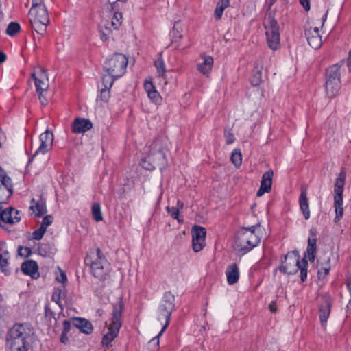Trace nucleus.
I'll use <instances>...</instances> for the list:
<instances>
[{
  "mask_svg": "<svg viewBox=\"0 0 351 351\" xmlns=\"http://www.w3.org/2000/svg\"><path fill=\"white\" fill-rule=\"evenodd\" d=\"M128 63L127 57L121 53L114 54L106 62L104 67L106 73L102 77L106 87H112L114 80L125 73Z\"/></svg>",
  "mask_w": 351,
  "mask_h": 351,
  "instance_id": "1",
  "label": "nucleus"
},
{
  "mask_svg": "<svg viewBox=\"0 0 351 351\" xmlns=\"http://www.w3.org/2000/svg\"><path fill=\"white\" fill-rule=\"evenodd\" d=\"M174 300L175 297L171 292H167L165 293L163 299L162 300V303L158 308V320L160 321L161 323L162 322V321H165V323L158 335L152 338V339L149 341L150 346H154L152 351L157 350L158 346L159 345V337L162 335V334L164 332V331L167 329V326H169L170 317L175 307Z\"/></svg>",
  "mask_w": 351,
  "mask_h": 351,
  "instance_id": "2",
  "label": "nucleus"
},
{
  "mask_svg": "<svg viewBox=\"0 0 351 351\" xmlns=\"http://www.w3.org/2000/svg\"><path fill=\"white\" fill-rule=\"evenodd\" d=\"M260 242V238L252 228H243L236 234L234 248L245 254L256 246Z\"/></svg>",
  "mask_w": 351,
  "mask_h": 351,
  "instance_id": "3",
  "label": "nucleus"
},
{
  "mask_svg": "<svg viewBox=\"0 0 351 351\" xmlns=\"http://www.w3.org/2000/svg\"><path fill=\"white\" fill-rule=\"evenodd\" d=\"M123 309V304L121 300L114 304L112 317L108 327V331L104 336L101 341L104 346H108L118 335L121 326V318L122 316Z\"/></svg>",
  "mask_w": 351,
  "mask_h": 351,
  "instance_id": "4",
  "label": "nucleus"
},
{
  "mask_svg": "<svg viewBox=\"0 0 351 351\" xmlns=\"http://www.w3.org/2000/svg\"><path fill=\"white\" fill-rule=\"evenodd\" d=\"M27 335L22 325H14L7 337V351H27Z\"/></svg>",
  "mask_w": 351,
  "mask_h": 351,
  "instance_id": "5",
  "label": "nucleus"
},
{
  "mask_svg": "<svg viewBox=\"0 0 351 351\" xmlns=\"http://www.w3.org/2000/svg\"><path fill=\"white\" fill-rule=\"evenodd\" d=\"M90 269L93 275L101 281L106 280L109 276L110 265L99 248L92 257Z\"/></svg>",
  "mask_w": 351,
  "mask_h": 351,
  "instance_id": "6",
  "label": "nucleus"
},
{
  "mask_svg": "<svg viewBox=\"0 0 351 351\" xmlns=\"http://www.w3.org/2000/svg\"><path fill=\"white\" fill-rule=\"evenodd\" d=\"M29 15L32 28L38 34H43L49 23V17L45 6L32 7L29 11Z\"/></svg>",
  "mask_w": 351,
  "mask_h": 351,
  "instance_id": "7",
  "label": "nucleus"
},
{
  "mask_svg": "<svg viewBox=\"0 0 351 351\" xmlns=\"http://www.w3.org/2000/svg\"><path fill=\"white\" fill-rule=\"evenodd\" d=\"M340 67L334 64L326 71L325 90L328 97L337 96L341 88Z\"/></svg>",
  "mask_w": 351,
  "mask_h": 351,
  "instance_id": "8",
  "label": "nucleus"
},
{
  "mask_svg": "<svg viewBox=\"0 0 351 351\" xmlns=\"http://www.w3.org/2000/svg\"><path fill=\"white\" fill-rule=\"evenodd\" d=\"M346 171H341L335 180L334 185V204L336 216L335 221L337 222L342 217L343 213V193L344 189V184L346 180Z\"/></svg>",
  "mask_w": 351,
  "mask_h": 351,
  "instance_id": "9",
  "label": "nucleus"
},
{
  "mask_svg": "<svg viewBox=\"0 0 351 351\" xmlns=\"http://www.w3.org/2000/svg\"><path fill=\"white\" fill-rule=\"evenodd\" d=\"M105 9L110 14L109 19L104 21V27L108 29H118L123 23V14L119 11L118 3L108 0L105 4Z\"/></svg>",
  "mask_w": 351,
  "mask_h": 351,
  "instance_id": "10",
  "label": "nucleus"
},
{
  "mask_svg": "<svg viewBox=\"0 0 351 351\" xmlns=\"http://www.w3.org/2000/svg\"><path fill=\"white\" fill-rule=\"evenodd\" d=\"M32 77L34 80L36 91L39 95L40 101L43 105H47L48 99L44 95V93L47 91L49 84L45 71L42 68H38V69L32 74Z\"/></svg>",
  "mask_w": 351,
  "mask_h": 351,
  "instance_id": "11",
  "label": "nucleus"
},
{
  "mask_svg": "<svg viewBox=\"0 0 351 351\" xmlns=\"http://www.w3.org/2000/svg\"><path fill=\"white\" fill-rule=\"evenodd\" d=\"M266 29L267 46L271 50H277L280 47V32L279 25L276 19L269 16L268 19V25H265Z\"/></svg>",
  "mask_w": 351,
  "mask_h": 351,
  "instance_id": "12",
  "label": "nucleus"
},
{
  "mask_svg": "<svg viewBox=\"0 0 351 351\" xmlns=\"http://www.w3.org/2000/svg\"><path fill=\"white\" fill-rule=\"evenodd\" d=\"M310 232L312 236L308 238V247L305 252L304 258L302 259V264L299 268L300 270V278L302 282H304L307 278L308 262L306 258H307L311 262H313L315 258V252L316 251L317 239L313 230H311Z\"/></svg>",
  "mask_w": 351,
  "mask_h": 351,
  "instance_id": "13",
  "label": "nucleus"
},
{
  "mask_svg": "<svg viewBox=\"0 0 351 351\" xmlns=\"http://www.w3.org/2000/svg\"><path fill=\"white\" fill-rule=\"evenodd\" d=\"M165 165V156L160 150H154L141 160L142 167L147 170H152L156 168L162 169Z\"/></svg>",
  "mask_w": 351,
  "mask_h": 351,
  "instance_id": "14",
  "label": "nucleus"
},
{
  "mask_svg": "<svg viewBox=\"0 0 351 351\" xmlns=\"http://www.w3.org/2000/svg\"><path fill=\"white\" fill-rule=\"evenodd\" d=\"M53 142V134L51 131L47 130L42 133L39 137V145L33 154L31 160H34L39 155H45L47 152L52 149Z\"/></svg>",
  "mask_w": 351,
  "mask_h": 351,
  "instance_id": "15",
  "label": "nucleus"
},
{
  "mask_svg": "<svg viewBox=\"0 0 351 351\" xmlns=\"http://www.w3.org/2000/svg\"><path fill=\"white\" fill-rule=\"evenodd\" d=\"M301 264L299 253L297 251L290 252L286 255L280 269L288 274H293L299 270Z\"/></svg>",
  "mask_w": 351,
  "mask_h": 351,
  "instance_id": "16",
  "label": "nucleus"
},
{
  "mask_svg": "<svg viewBox=\"0 0 351 351\" xmlns=\"http://www.w3.org/2000/svg\"><path fill=\"white\" fill-rule=\"evenodd\" d=\"M12 193L11 180L0 167V203H5Z\"/></svg>",
  "mask_w": 351,
  "mask_h": 351,
  "instance_id": "17",
  "label": "nucleus"
},
{
  "mask_svg": "<svg viewBox=\"0 0 351 351\" xmlns=\"http://www.w3.org/2000/svg\"><path fill=\"white\" fill-rule=\"evenodd\" d=\"M206 229L203 227L195 226L192 228L193 250L195 252L201 251L205 246Z\"/></svg>",
  "mask_w": 351,
  "mask_h": 351,
  "instance_id": "18",
  "label": "nucleus"
},
{
  "mask_svg": "<svg viewBox=\"0 0 351 351\" xmlns=\"http://www.w3.org/2000/svg\"><path fill=\"white\" fill-rule=\"evenodd\" d=\"M304 34L308 45L313 49H319L322 43L318 27H312L308 24L304 27Z\"/></svg>",
  "mask_w": 351,
  "mask_h": 351,
  "instance_id": "19",
  "label": "nucleus"
},
{
  "mask_svg": "<svg viewBox=\"0 0 351 351\" xmlns=\"http://www.w3.org/2000/svg\"><path fill=\"white\" fill-rule=\"evenodd\" d=\"M321 303L319 307V319L322 327L326 328L331 309V300L327 295H320Z\"/></svg>",
  "mask_w": 351,
  "mask_h": 351,
  "instance_id": "20",
  "label": "nucleus"
},
{
  "mask_svg": "<svg viewBox=\"0 0 351 351\" xmlns=\"http://www.w3.org/2000/svg\"><path fill=\"white\" fill-rule=\"evenodd\" d=\"M92 127L93 125L90 120L77 117L73 121L71 129L73 133L80 134L86 132Z\"/></svg>",
  "mask_w": 351,
  "mask_h": 351,
  "instance_id": "21",
  "label": "nucleus"
},
{
  "mask_svg": "<svg viewBox=\"0 0 351 351\" xmlns=\"http://www.w3.org/2000/svg\"><path fill=\"white\" fill-rule=\"evenodd\" d=\"M0 217L2 221L13 224L19 221L21 217L16 210L9 208L0 213Z\"/></svg>",
  "mask_w": 351,
  "mask_h": 351,
  "instance_id": "22",
  "label": "nucleus"
},
{
  "mask_svg": "<svg viewBox=\"0 0 351 351\" xmlns=\"http://www.w3.org/2000/svg\"><path fill=\"white\" fill-rule=\"evenodd\" d=\"M21 270L24 274L30 276L33 278L39 277L38 265L34 261L29 260L23 263L21 265Z\"/></svg>",
  "mask_w": 351,
  "mask_h": 351,
  "instance_id": "23",
  "label": "nucleus"
},
{
  "mask_svg": "<svg viewBox=\"0 0 351 351\" xmlns=\"http://www.w3.org/2000/svg\"><path fill=\"white\" fill-rule=\"evenodd\" d=\"M202 62L197 64V69L204 75H208L213 66V59L211 56L202 54Z\"/></svg>",
  "mask_w": 351,
  "mask_h": 351,
  "instance_id": "24",
  "label": "nucleus"
},
{
  "mask_svg": "<svg viewBox=\"0 0 351 351\" xmlns=\"http://www.w3.org/2000/svg\"><path fill=\"white\" fill-rule=\"evenodd\" d=\"M144 88L147 93L148 97L152 102L156 104L161 102L162 97L151 81L146 80L144 83Z\"/></svg>",
  "mask_w": 351,
  "mask_h": 351,
  "instance_id": "25",
  "label": "nucleus"
},
{
  "mask_svg": "<svg viewBox=\"0 0 351 351\" xmlns=\"http://www.w3.org/2000/svg\"><path fill=\"white\" fill-rule=\"evenodd\" d=\"M10 254L5 243H0V269L6 273L9 264Z\"/></svg>",
  "mask_w": 351,
  "mask_h": 351,
  "instance_id": "26",
  "label": "nucleus"
},
{
  "mask_svg": "<svg viewBox=\"0 0 351 351\" xmlns=\"http://www.w3.org/2000/svg\"><path fill=\"white\" fill-rule=\"evenodd\" d=\"M226 275L228 284L234 285L237 282L239 278V271L236 263L231 264L227 267Z\"/></svg>",
  "mask_w": 351,
  "mask_h": 351,
  "instance_id": "27",
  "label": "nucleus"
},
{
  "mask_svg": "<svg viewBox=\"0 0 351 351\" xmlns=\"http://www.w3.org/2000/svg\"><path fill=\"white\" fill-rule=\"evenodd\" d=\"M299 203L300 209L303 213L305 219H308L310 217V210L306 189H303L302 191L299 198Z\"/></svg>",
  "mask_w": 351,
  "mask_h": 351,
  "instance_id": "28",
  "label": "nucleus"
},
{
  "mask_svg": "<svg viewBox=\"0 0 351 351\" xmlns=\"http://www.w3.org/2000/svg\"><path fill=\"white\" fill-rule=\"evenodd\" d=\"M30 210L32 211V213H34L35 216L40 217L47 211L45 203L42 200L35 202L33 199L30 206Z\"/></svg>",
  "mask_w": 351,
  "mask_h": 351,
  "instance_id": "29",
  "label": "nucleus"
},
{
  "mask_svg": "<svg viewBox=\"0 0 351 351\" xmlns=\"http://www.w3.org/2000/svg\"><path fill=\"white\" fill-rule=\"evenodd\" d=\"M229 0H219V1L217 3L215 10V16L217 20H219L221 18L224 10L229 7Z\"/></svg>",
  "mask_w": 351,
  "mask_h": 351,
  "instance_id": "30",
  "label": "nucleus"
},
{
  "mask_svg": "<svg viewBox=\"0 0 351 351\" xmlns=\"http://www.w3.org/2000/svg\"><path fill=\"white\" fill-rule=\"evenodd\" d=\"M250 82L252 86H258L262 83V68L255 67L252 75L250 79Z\"/></svg>",
  "mask_w": 351,
  "mask_h": 351,
  "instance_id": "31",
  "label": "nucleus"
},
{
  "mask_svg": "<svg viewBox=\"0 0 351 351\" xmlns=\"http://www.w3.org/2000/svg\"><path fill=\"white\" fill-rule=\"evenodd\" d=\"M76 326L85 334H90L93 331L91 323L85 319H78Z\"/></svg>",
  "mask_w": 351,
  "mask_h": 351,
  "instance_id": "32",
  "label": "nucleus"
},
{
  "mask_svg": "<svg viewBox=\"0 0 351 351\" xmlns=\"http://www.w3.org/2000/svg\"><path fill=\"white\" fill-rule=\"evenodd\" d=\"M330 269V258H328L326 262L319 263V269L318 270V278H324L329 273Z\"/></svg>",
  "mask_w": 351,
  "mask_h": 351,
  "instance_id": "33",
  "label": "nucleus"
},
{
  "mask_svg": "<svg viewBox=\"0 0 351 351\" xmlns=\"http://www.w3.org/2000/svg\"><path fill=\"white\" fill-rule=\"evenodd\" d=\"M66 295L64 288H56L53 292L52 300L61 306V300Z\"/></svg>",
  "mask_w": 351,
  "mask_h": 351,
  "instance_id": "34",
  "label": "nucleus"
},
{
  "mask_svg": "<svg viewBox=\"0 0 351 351\" xmlns=\"http://www.w3.org/2000/svg\"><path fill=\"white\" fill-rule=\"evenodd\" d=\"M274 171L269 169L265 173V193H269L271 190Z\"/></svg>",
  "mask_w": 351,
  "mask_h": 351,
  "instance_id": "35",
  "label": "nucleus"
},
{
  "mask_svg": "<svg viewBox=\"0 0 351 351\" xmlns=\"http://www.w3.org/2000/svg\"><path fill=\"white\" fill-rule=\"evenodd\" d=\"M21 30L20 25L16 22H11L6 29V34L10 36H14Z\"/></svg>",
  "mask_w": 351,
  "mask_h": 351,
  "instance_id": "36",
  "label": "nucleus"
},
{
  "mask_svg": "<svg viewBox=\"0 0 351 351\" xmlns=\"http://www.w3.org/2000/svg\"><path fill=\"white\" fill-rule=\"evenodd\" d=\"M231 161L236 166L239 167L242 162V155L239 149H234L231 154Z\"/></svg>",
  "mask_w": 351,
  "mask_h": 351,
  "instance_id": "37",
  "label": "nucleus"
},
{
  "mask_svg": "<svg viewBox=\"0 0 351 351\" xmlns=\"http://www.w3.org/2000/svg\"><path fill=\"white\" fill-rule=\"evenodd\" d=\"M92 213L95 221H99L103 219L101 211V206L99 203H95L92 206Z\"/></svg>",
  "mask_w": 351,
  "mask_h": 351,
  "instance_id": "38",
  "label": "nucleus"
},
{
  "mask_svg": "<svg viewBox=\"0 0 351 351\" xmlns=\"http://www.w3.org/2000/svg\"><path fill=\"white\" fill-rule=\"evenodd\" d=\"M103 88H101L100 94L98 96V98L102 101H107L110 98V88L111 87H106L104 83L102 82Z\"/></svg>",
  "mask_w": 351,
  "mask_h": 351,
  "instance_id": "39",
  "label": "nucleus"
},
{
  "mask_svg": "<svg viewBox=\"0 0 351 351\" xmlns=\"http://www.w3.org/2000/svg\"><path fill=\"white\" fill-rule=\"evenodd\" d=\"M155 66L157 69L158 75L162 77L165 76V66L162 59L155 61Z\"/></svg>",
  "mask_w": 351,
  "mask_h": 351,
  "instance_id": "40",
  "label": "nucleus"
},
{
  "mask_svg": "<svg viewBox=\"0 0 351 351\" xmlns=\"http://www.w3.org/2000/svg\"><path fill=\"white\" fill-rule=\"evenodd\" d=\"M167 210L173 219H177L179 222L182 221V220L179 219V208H176L175 207L170 208L169 206H167Z\"/></svg>",
  "mask_w": 351,
  "mask_h": 351,
  "instance_id": "41",
  "label": "nucleus"
},
{
  "mask_svg": "<svg viewBox=\"0 0 351 351\" xmlns=\"http://www.w3.org/2000/svg\"><path fill=\"white\" fill-rule=\"evenodd\" d=\"M224 136L226 138V144L230 145L234 141V136L233 133L230 130H226Z\"/></svg>",
  "mask_w": 351,
  "mask_h": 351,
  "instance_id": "42",
  "label": "nucleus"
},
{
  "mask_svg": "<svg viewBox=\"0 0 351 351\" xmlns=\"http://www.w3.org/2000/svg\"><path fill=\"white\" fill-rule=\"evenodd\" d=\"M19 254L23 256H28L31 254V250L27 247L19 246L18 248Z\"/></svg>",
  "mask_w": 351,
  "mask_h": 351,
  "instance_id": "43",
  "label": "nucleus"
},
{
  "mask_svg": "<svg viewBox=\"0 0 351 351\" xmlns=\"http://www.w3.org/2000/svg\"><path fill=\"white\" fill-rule=\"evenodd\" d=\"M104 29H105V31L104 29L101 30V38L102 40L106 41L110 38V34L114 29H106L105 27H104Z\"/></svg>",
  "mask_w": 351,
  "mask_h": 351,
  "instance_id": "44",
  "label": "nucleus"
},
{
  "mask_svg": "<svg viewBox=\"0 0 351 351\" xmlns=\"http://www.w3.org/2000/svg\"><path fill=\"white\" fill-rule=\"evenodd\" d=\"M44 234L45 232L38 228V230L33 232L32 237L35 240H40L43 238Z\"/></svg>",
  "mask_w": 351,
  "mask_h": 351,
  "instance_id": "45",
  "label": "nucleus"
},
{
  "mask_svg": "<svg viewBox=\"0 0 351 351\" xmlns=\"http://www.w3.org/2000/svg\"><path fill=\"white\" fill-rule=\"evenodd\" d=\"M60 276H56V279L58 282H61V283H64L67 278H66V274L61 269H60Z\"/></svg>",
  "mask_w": 351,
  "mask_h": 351,
  "instance_id": "46",
  "label": "nucleus"
},
{
  "mask_svg": "<svg viewBox=\"0 0 351 351\" xmlns=\"http://www.w3.org/2000/svg\"><path fill=\"white\" fill-rule=\"evenodd\" d=\"M52 221H53L52 217L51 215H47V216L44 217V219H43L42 223L45 226H50L51 224Z\"/></svg>",
  "mask_w": 351,
  "mask_h": 351,
  "instance_id": "47",
  "label": "nucleus"
},
{
  "mask_svg": "<svg viewBox=\"0 0 351 351\" xmlns=\"http://www.w3.org/2000/svg\"><path fill=\"white\" fill-rule=\"evenodd\" d=\"M310 0H300L301 5L304 8L306 11L310 10Z\"/></svg>",
  "mask_w": 351,
  "mask_h": 351,
  "instance_id": "48",
  "label": "nucleus"
},
{
  "mask_svg": "<svg viewBox=\"0 0 351 351\" xmlns=\"http://www.w3.org/2000/svg\"><path fill=\"white\" fill-rule=\"evenodd\" d=\"M63 325V331L62 332H65L67 334V332L69 331L71 328V324L69 321L64 320L62 323Z\"/></svg>",
  "mask_w": 351,
  "mask_h": 351,
  "instance_id": "49",
  "label": "nucleus"
},
{
  "mask_svg": "<svg viewBox=\"0 0 351 351\" xmlns=\"http://www.w3.org/2000/svg\"><path fill=\"white\" fill-rule=\"evenodd\" d=\"M40 6H45L43 4V0H32V6L38 8Z\"/></svg>",
  "mask_w": 351,
  "mask_h": 351,
  "instance_id": "50",
  "label": "nucleus"
},
{
  "mask_svg": "<svg viewBox=\"0 0 351 351\" xmlns=\"http://www.w3.org/2000/svg\"><path fill=\"white\" fill-rule=\"evenodd\" d=\"M263 195V176L260 182V188L257 192V196L261 197Z\"/></svg>",
  "mask_w": 351,
  "mask_h": 351,
  "instance_id": "51",
  "label": "nucleus"
},
{
  "mask_svg": "<svg viewBox=\"0 0 351 351\" xmlns=\"http://www.w3.org/2000/svg\"><path fill=\"white\" fill-rule=\"evenodd\" d=\"M269 308L270 309L271 313H275L277 311V305L276 302L273 301L269 304Z\"/></svg>",
  "mask_w": 351,
  "mask_h": 351,
  "instance_id": "52",
  "label": "nucleus"
},
{
  "mask_svg": "<svg viewBox=\"0 0 351 351\" xmlns=\"http://www.w3.org/2000/svg\"><path fill=\"white\" fill-rule=\"evenodd\" d=\"M67 341H68V337H67L66 334L65 332H62V335H61V341H62V343H66Z\"/></svg>",
  "mask_w": 351,
  "mask_h": 351,
  "instance_id": "53",
  "label": "nucleus"
},
{
  "mask_svg": "<svg viewBox=\"0 0 351 351\" xmlns=\"http://www.w3.org/2000/svg\"><path fill=\"white\" fill-rule=\"evenodd\" d=\"M176 208H179L180 210H182L184 208V204L180 200H178L177 202V206L175 207Z\"/></svg>",
  "mask_w": 351,
  "mask_h": 351,
  "instance_id": "54",
  "label": "nucleus"
},
{
  "mask_svg": "<svg viewBox=\"0 0 351 351\" xmlns=\"http://www.w3.org/2000/svg\"><path fill=\"white\" fill-rule=\"evenodd\" d=\"M6 59V56L4 53L0 51V64L3 63Z\"/></svg>",
  "mask_w": 351,
  "mask_h": 351,
  "instance_id": "55",
  "label": "nucleus"
},
{
  "mask_svg": "<svg viewBox=\"0 0 351 351\" xmlns=\"http://www.w3.org/2000/svg\"><path fill=\"white\" fill-rule=\"evenodd\" d=\"M327 12L324 14V16H322V24H321V27H322L324 26V24L326 20V18H327Z\"/></svg>",
  "mask_w": 351,
  "mask_h": 351,
  "instance_id": "56",
  "label": "nucleus"
},
{
  "mask_svg": "<svg viewBox=\"0 0 351 351\" xmlns=\"http://www.w3.org/2000/svg\"><path fill=\"white\" fill-rule=\"evenodd\" d=\"M47 227L48 226H45L43 223H41V225H40L39 229L45 233Z\"/></svg>",
  "mask_w": 351,
  "mask_h": 351,
  "instance_id": "57",
  "label": "nucleus"
},
{
  "mask_svg": "<svg viewBox=\"0 0 351 351\" xmlns=\"http://www.w3.org/2000/svg\"><path fill=\"white\" fill-rule=\"evenodd\" d=\"M47 227L48 226H45L43 223H41V225H40L39 229L45 233Z\"/></svg>",
  "mask_w": 351,
  "mask_h": 351,
  "instance_id": "58",
  "label": "nucleus"
},
{
  "mask_svg": "<svg viewBox=\"0 0 351 351\" xmlns=\"http://www.w3.org/2000/svg\"><path fill=\"white\" fill-rule=\"evenodd\" d=\"M347 66L348 67V69L351 71V58H348L347 61Z\"/></svg>",
  "mask_w": 351,
  "mask_h": 351,
  "instance_id": "59",
  "label": "nucleus"
},
{
  "mask_svg": "<svg viewBox=\"0 0 351 351\" xmlns=\"http://www.w3.org/2000/svg\"><path fill=\"white\" fill-rule=\"evenodd\" d=\"M264 249H265V252L266 250H268V251H269V252H271V249L270 247H267V246H265V247H264Z\"/></svg>",
  "mask_w": 351,
  "mask_h": 351,
  "instance_id": "60",
  "label": "nucleus"
},
{
  "mask_svg": "<svg viewBox=\"0 0 351 351\" xmlns=\"http://www.w3.org/2000/svg\"><path fill=\"white\" fill-rule=\"evenodd\" d=\"M176 33H177V36H178L179 38H182V35H181V34H180V33H179V32H178V31H177V32H176Z\"/></svg>",
  "mask_w": 351,
  "mask_h": 351,
  "instance_id": "61",
  "label": "nucleus"
},
{
  "mask_svg": "<svg viewBox=\"0 0 351 351\" xmlns=\"http://www.w3.org/2000/svg\"><path fill=\"white\" fill-rule=\"evenodd\" d=\"M176 24H177V23H175V25H174V27H173V31H174V32L176 31Z\"/></svg>",
  "mask_w": 351,
  "mask_h": 351,
  "instance_id": "62",
  "label": "nucleus"
},
{
  "mask_svg": "<svg viewBox=\"0 0 351 351\" xmlns=\"http://www.w3.org/2000/svg\"><path fill=\"white\" fill-rule=\"evenodd\" d=\"M117 1L125 2V1H126V0H117Z\"/></svg>",
  "mask_w": 351,
  "mask_h": 351,
  "instance_id": "63",
  "label": "nucleus"
},
{
  "mask_svg": "<svg viewBox=\"0 0 351 351\" xmlns=\"http://www.w3.org/2000/svg\"><path fill=\"white\" fill-rule=\"evenodd\" d=\"M349 58H351V50L349 51Z\"/></svg>",
  "mask_w": 351,
  "mask_h": 351,
  "instance_id": "64",
  "label": "nucleus"
}]
</instances>
